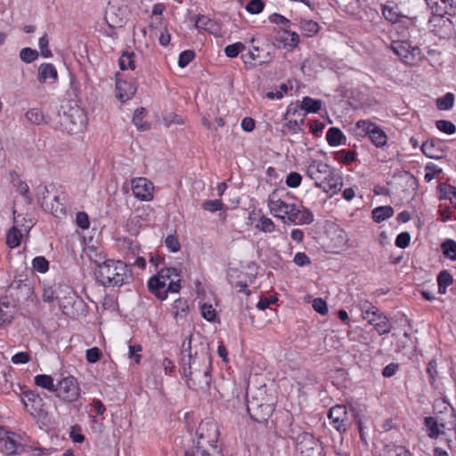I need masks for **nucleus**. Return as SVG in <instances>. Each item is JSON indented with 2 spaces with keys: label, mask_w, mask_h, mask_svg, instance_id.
I'll return each instance as SVG.
<instances>
[{
  "label": "nucleus",
  "mask_w": 456,
  "mask_h": 456,
  "mask_svg": "<svg viewBox=\"0 0 456 456\" xmlns=\"http://www.w3.org/2000/svg\"><path fill=\"white\" fill-rule=\"evenodd\" d=\"M182 367L183 375L187 378L186 382L190 388L196 391H206L211 383V358L203 350L200 354L191 353V337L188 342L183 341L182 345Z\"/></svg>",
  "instance_id": "obj_1"
},
{
  "label": "nucleus",
  "mask_w": 456,
  "mask_h": 456,
  "mask_svg": "<svg viewBox=\"0 0 456 456\" xmlns=\"http://www.w3.org/2000/svg\"><path fill=\"white\" fill-rule=\"evenodd\" d=\"M220 431L217 423L211 419L202 420L197 430V443L184 456H223L218 446Z\"/></svg>",
  "instance_id": "obj_2"
},
{
  "label": "nucleus",
  "mask_w": 456,
  "mask_h": 456,
  "mask_svg": "<svg viewBox=\"0 0 456 456\" xmlns=\"http://www.w3.org/2000/svg\"><path fill=\"white\" fill-rule=\"evenodd\" d=\"M306 175L314 181L316 187L331 196L341 191L343 178L330 166L321 161L313 160L305 169Z\"/></svg>",
  "instance_id": "obj_3"
},
{
  "label": "nucleus",
  "mask_w": 456,
  "mask_h": 456,
  "mask_svg": "<svg viewBox=\"0 0 456 456\" xmlns=\"http://www.w3.org/2000/svg\"><path fill=\"white\" fill-rule=\"evenodd\" d=\"M270 212L277 218L287 220L294 224H310L314 222L312 211L305 208L299 209L295 204H290L279 197L273 191L268 200Z\"/></svg>",
  "instance_id": "obj_4"
},
{
  "label": "nucleus",
  "mask_w": 456,
  "mask_h": 456,
  "mask_svg": "<svg viewBox=\"0 0 456 456\" xmlns=\"http://www.w3.org/2000/svg\"><path fill=\"white\" fill-rule=\"evenodd\" d=\"M94 274L97 281L104 286L120 287L131 278V270L121 260L108 259L97 263Z\"/></svg>",
  "instance_id": "obj_5"
},
{
  "label": "nucleus",
  "mask_w": 456,
  "mask_h": 456,
  "mask_svg": "<svg viewBox=\"0 0 456 456\" xmlns=\"http://www.w3.org/2000/svg\"><path fill=\"white\" fill-rule=\"evenodd\" d=\"M16 211H13V215ZM31 221L27 222L21 215L14 216L13 225L8 230L6 234V245L10 248H15L20 245L24 233H28L32 228Z\"/></svg>",
  "instance_id": "obj_6"
},
{
  "label": "nucleus",
  "mask_w": 456,
  "mask_h": 456,
  "mask_svg": "<svg viewBox=\"0 0 456 456\" xmlns=\"http://www.w3.org/2000/svg\"><path fill=\"white\" fill-rule=\"evenodd\" d=\"M428 4L432 9V12L436 14L431 22H437L443 27L451 25L449 19H444V14L452 15L456 11V0H428Z\"/></svg>",
  "instance_id": "obj_7"
},
{
  "label": "nucleus",
  "mask_w": 456,
  "mask_h": 456,
  "mask_svg": "<svg viewBox=\"0 0 456 456\" xmlns=\"http://www.w3.org/2000/svg\"><path fill=\"white\" fill-rule=\"evenodd\" d=\"M390 48L407 64H412L421 60V50L418 46L411 45L408 41H393Z\"/></svg>",
  "instance_id": "obj_8"
},
{
  "label": "nucleus",
  "mask_w": 456,
  "mask_h": 456,
  "mask_svg": "<svg viewBox=\"0 0 456 456\" xmlns=\"http://www.w3.org/2000/svg\"><path fill=\"white\" fill-rule=\"evenodd\" d=\"M357 129L361 130L359 134L368 135L371 142L378 148L387 144V136L386 133L375 123L370 120H359L356 122Z\"/></svg>",
  "instance_id": "obj_9"
},
{
  "label": "nucleus",
  "mask_w": 456,
  "mask_h": 456,
  "mask_svg": "<svg viewBox=\"0 0 456 456\" xmlns=\"http://www.w3.org/2000/svg\"><path fill=\"white\" fill-rule=\"evenodd\" d=\"M296 450L300 456H321L322 454L321 444L307 432H303L297 436Z\"/></svg>",
  "instance_id": "obj_10"
},
{
  "label": "nucleus",
  "mask_w": 456,
  "mask_h": 456,
  "mask_svg": "<svg viewBox=\"0 0 456 456\" xmlns=\"http://www.w3.org/2000/svg\"><path fill=\"white\" fill-rule=\"evenodd\" d=\"M148 289L158 299L163 301L167 297L168 292H179L181 289L180 278L176 281H171L168 284L164 283L155 275L151 277L148 281Z\"/></svg>",
  "instance_id": "obj_11"
},
{
  "label": "nucleus",
  "mask_w": 456,
  "mask_h": 456,
  "mask_svg": "<svg viewBox=\"0 0 456 456\" xmlns=\"http://www.w3.org/2000/svg\"><path fill=\"white\" fill-rule=\"evenodd\" d=\"M55 393L63 401L75 402L80 395L77 379L71 376L63 378L57 383Z\"/></svg>",
  "instance_id": "obj_12"
},
{
  "label": "nucleus",
  "mask_w": 456,
  "mask_h": 456,
  "mask_svg": "<svg viewBox=\"0 0 456 456\" xmlns=\"http://www.w3.org/2000/svg\"><path fill=\"white\" fill-rule=\"evenodd\" d=\"M85 120L83 110L75 107L64 112L62 124L69 133H77L84 127Z\"/></svg>",
  "instance_id": "obj_13"
},
{
  "label": "nucleus",
  "mask_w": 456,
  "mask_h": 456,
  "mask_svg": "<svg viewBox=\"0 0 456 456\" xmlns=\"http://www.w3.org/2000/svg\"><path fill=\"white\" fill-rule=\"evenodd\" d=\"M247 410L252 419L262 423L272 415L273 407L271 403H260L257 399L253 398L248 401Z\"/></svg>",
  "instance_id": "obj_14"
},
{
  "label": "nucleus",
  "mask_w": 456,
  "mask_h": 456,
  "mask_svg": "<svg viewBox=\"0 0 456 456\" xmlns=\"http://www.w3.org/2000/svg\"><path fill=\"white\" fill-rule=\"evenodd\" d=\"M132 191L135 198L142 201H149L153 199V183L145 177L132 179Z\"/></svg>",
  "instance_id": "obj_15"
},
{
  "label": "nucleus",
  "mask_w": 456,
  "mask_h": 456,
  "mask_svg": "<svg viewBox=\"0 0 456 456\" xmlns=\"http://www.w3.org/2000/svg\"><path fill=\"white\" fill-rule=\"evenodd\" d=\"M23 395L24 406L34 418H40L45 414V402L39 395L33 391H26Z\"/></svg>",
  "instance_id": "obj_16"
},
{
  "label": "nucleus",
  "mask_w": 456,
  "mask_h": 456,
  "mask_svg": "<svg viewBox=\"0 0 456 456\" xmlns=\"http://www.w3.org/2000/svg\"><path fill=\"white\" fill-rule=\"evenodd\" d=\"M329 419L334 428L339 433L346 431V422L348 420L347 410L344 405H335L330 408L328 414Z\"/></svg>",
  "instance_id": "obj_17"
},
{
  "label": "nucleus",
  "mask_w": 456,
  "mask_h": 456,
  "mask_svg": "<svg viewBox=\"0 0 456 456\" xmlns=\"http://www.w3.org/2000/svg\"><path fill=\"white\" fill-rule=\"evenodd\" d=\"M368 322L374 327L379 335L387 334L391 330V324L388 318L379 310L367 319Z\"/></svg>",
  "instance_id": "obj_18"
},
{
  "label": "nucleus",
  "mask_w": 456,
  "mask_h": 456,
  "mask_svg": "<svg viewBox=\"0 0 456 456\" xmlns=\"http://www.w3.org/2000/svg\"><path fill=\"white\" fill-rule=\"evenodd\" d=\"M15 314V305L6 297H0V328L11 323Z\"/></svg>",
  "instance_id": "obj_19"
},
{
  "label": "nucleus",
  "mask_w": 456,
  "mask_h": 456,
  "mask_svg": "<svg viewBox=\"0 0 456 456\" xmlns=\"http://www.w3.org/2000/svg\"><path fill=\"white\" fill-rule=\"evenodd\" d=\"M170 312L176 322H185L190 313L188 301L184 298L176 299L172 304Z\"/></svg>",
  "instance_id": "obj_20"
},
{
  "label": "nucleus",
  "mask_w": 456,
  "mask_h": 456,
  "mask_svg": "<svg viewBox=\"0 0 456 456\" xmlns=\"http://www.w3.org/2000/svg\"><path fill=\"white\" fill-rule=\"evenodd\" d=\"M136 86L133 83H128L126 80L117 78L116 81V91L117 97L122 102H125L130 100L136 92Z\"/></svg>",
  "instance_id": "obj_21"
},
{
  "label": "nucleus",
  "mask_w": 456,
  "mask_h": 456,
  "mask_svg": "<svg viewBox=\"0 0 456 456\" xmlns=\"http://www.w3.org/2000/svg\"><path fill=\"white\" fill-rule=\"evenodd\" d=\"M37 79L42 84L46 83L48 80L51 83H55L58 79L56 68L52 63H42L38 67Z\"/></svg>",
  "instance_id": "obj_22"
},
{
  "label": "nucleus",
  "mask_w": 456,
  "mask_h": 456,
  "mask_svg": "<svg viewBox=\"0 0 456 456\" xmlns=\"http://www.w3.org/2000/svg\"><path fill=\"white\" fill-rule=\"evenodd\" d=\"M8 289L12 293V291H16L15 296L20 299V297H28L33 293V288L28 282H25L21 280H14L11 282L8 287Z\"/></svg>",
  "instance_id": "obj_23"
},
{
  "label": "nucleus",
  "mask_w": 456,
  "mask_h": 456,
  "mask_svg": "<svg viewBox=\"0 0 456 456\" xmlns=\"http://www.w3.org/2000/svg\"><path fill=\"white\" fill-rule=\"evenodd\" d=\"M435 140H428L422 143L421 151L429 159H438L443 157V151L437 146Z\"/></svg>",
  "instance_id": "obj_24"
},
{
  "label": "nucleus",
  "mask_w": 456,
  "mask_h": 456,
  "mask_svg": "<svg viewBox=\"0 0 456 456\" xmlns=\"http://www.w3.org/2000/svg\"><path fill=\"white\" fill-rule=\"evenodd\" d=\"M14 436V434H12V436L7 435L4 439L0 441L1 452L8 455L18 452L20 444L17 443Z\"/></svg>",
  "instance_id": "obj_25"
},
{
  "label": "nucleus",
  "mask_w": 456,
  "mask_h": 456,
  "mask_svg": "<svg viewBox=\"0 0 456 456\" xmlns=\"http://www.w3.org/2000/svg\"><path fill=\"white\" fill-rule=\"evenodd\" d=\"M326 140L330 146H338L346 142V136L338 127H330L327 131Z\"/></svg>",
  "instance_id": "obj_26"
},
{
  "label": "nucleus",
  "mask_w": 456,
  "mask_h": 456,
  "mask_svg": "<svg viewBox=\"0 0 456 456\" xmlns=\"http://www.w3.org/2000/svg\"><path fill=\"white\" fill-rule=\"evenodd\" d=\"M441 199L449 200L456 208V187L447 183H441L437 187Z\"/></svg>",
  "instance_id": "obj_27"
},
{
  "label": "nucleus",
  "mask_w": 456,
  "mask_h": 456,
  "mask_svg": "<svg viewBox=\"0 0 456 456\" xmlns=\"http://www.w3.org/2000/svg\"><path fill=\"white\" fill-rule=\"evenodd\" d=\"M155 276L160 281H163L166 284H168L171 281H176L177 278H180L177 269L173 267L161 268Z\"/></svg>",
  "instance_id": "obj_28"
},
{
  "label": "nucleus",
  "mask_w": 456,
  "mask_h": 456,
  "mask_svg": "<svg viewBox=\"0 0 456 456\" xmlns=\"http://www.w3.org/2000/svg\"><path fill=\"white\" fill-rule=\"evenodd\" d=\"M146 116V110L144 108L136 109L134 117L133 123L140 131H147L151 128V125L143 121V118Z\"/></svg>",
  "instance_id": "obj_29"
},
{
  "label": "nucleus",
  "mask_w": 456,
  "mask_h": 456,
  "mask_svg": "<svg viewBox=\"0 0 456 456\" xmlns=\"http://www.w3.org/2000/svg\"><path fill=\"white\" fill-rule=\"evenodd\" d=\"M394 215V209L390 206L378 207L372 210V218L375 222L380 223Z\"/></svg>",
  "instance_id": "obj_30"
},
{
  "label": "nucleus",
  "mask_w": 456,
  "mask_h": 456,
  "mask_svg": "<svg viewBox=\"0 0 456 456\" xmlns=\"http://www.w3.org/2000/svg\"><path fill=\"white\" fill-rule=\"evenodd\" d=\"M452 282L453 278L448 271L444 270L440 272L437 276L438 292L442 295L445 294L447 288L452 284Z\"/></svg>",
  "instance_id": "obj_31"
},
{
  "label": "nucleus",
  "mask_w": 456,
  "mask_h": 456,
  "mask_svg": "<svg viewBox=\"0 0 456 456\" xmlns=\"http://www.w3.org/2000/svg\"><path fill=\"white\" fill-rule=\"evenodd\" d=\"M134 58H135V54L134 52H128V51L124 52L118 60V64H119L120 69L134 70L135 69Z\"/></svg>",
  "instance_id": "obj_32"
},
{
  "label": "nucleus",
  "mask_w": 456,
  "mask_h": 456,
  "mask_svg": "<svg viewBox=\"0 0 456 456\" xmlns=\"http://www.w3.org/2000/svg\"><path fill=\"white\" fill-rule=\"evenodd\" d=\"M322 105V102L321 100H315L309 96H305L302 100L301 109L305 110L307 113H316L321 110Z\"/></svg>",
  "instance_id": "obj_33"
},
{
  "label": "nucleus",
  "mask_w": 456,
  "mask_h": 456,
  "mask_svg": "<svg viewBox=\"0 0 456 456\" xmlns=\"http://www.w3.org/2000/svg\"><path fill=\"white\" fill-rule=\"evenodd\" d=\"M425 425L428 428V436L431 438H437L441 434L439 427L444 428V423H438V421L433 417L425 418Z\"/></svg>",
  "instance_id": "obj_34"
},
{
  "label": "nucleus",
  "mask_w": 456,
  "mask_h": 456,
  "mask_svg": "<svg viewBox=\"0 0 456 456\" xmlns=\"http://www.w3.org/2000/svg\"><path fill=\"white\" fill-rule=\"evenodd\" d=\"M28 121L33 125H41L46 123L45 117L39 108L28 110L25 115Z\"/></svg>",
  "instance_id": "obj_35"
},
{
  "label": "nucleus",
  "mask_w": 456,
  "mask_h": 456,
  "mask_svg": "<svg viewBox=\"0 0 456 456\" xmlns=\"http://www.w3.org/2000/svg\"><path fill=\"white\" fill-rule=\"evenodd\" d=\"M34 379L35 384L37 387H40L51 392H55L56 386L54 385L53 379L51 376L45 374H39L37 375L34 378Z\"/></svg>",
  "instance_id": "obj_36"
},
{
  "label": "nucleus",
  "mask_w": 456,
  "mask_h": 456,
  "mask_svg": "<svg viewBox=\"0 0 456 456\" xmlns=\"http://www.w3.org/2000/svg\"><path fill=\"white\" fill-rule=\"evenodd\" d=\"M281 37V41L284 43V46L294 48L299 43V36L296 32L289 31L286 28L283 29Z\"/></svg>",
  "instance_id": "obj_37"
},
{
  "label": "nucleus",
  "mask_w": 456,
  "mask_h": 456,
  "mask_svg": "<svg viewBox=\"0 0 456 456\" xmlns=\"http://www.w3.org/2000/svg\"><path fill=\"white\" fill-rule=\"evenodd\" d=\"M453 104L454 94L452 93H447L436 100V107L441 110H450L453 107Z\"/></svg>",
  "instance_id": "obj_38"
},
{
  "label": "nucleus",
  "mask_w": 456,
  "mask_h": 456,
  "mask_svg": "<svg viewBox=\"0 0 456 456\" xmlns=\"http://www.w3.org/2000/svg\"><path fill=\"white\" fill-rule=\"evenodd\" d=\"M195 27L199 29H204L212 32L216 27L215 22L205 15H199L195 20Z\"/></svg>",
  "instance_id": "obj_39"
},
{
  "label": "nucleus",
  "mask_w": 456,
  "mask_h": 456,
  "mask_svg": "<svg viewBox=\"0 0 456 456\" xmlns=\"http://www.w3.org/2000/svg\"><path fill=\"white\" fill-rule=\"evenodd\" d=\"M444 255L452 261H456V242L453 240H446L442 243Z\"/></svg>",
  "instance_id": "obj_40"
},
{
  "label": "nucleus",
  "mask_w": 456,
  "mask_h": 456,
  "mask_svg": "<svg viewBox=\"0 0 456 456\" xmlns=\"http://www.w3.org/2000/svg\"><path fill=\"white\" fill-rule=\"evenodd\" d=\"M201 207L204 210L209 211V212H216L218 210H224L226 209L227 207L223 203L221 200H205Z\"/></svg>",
  "instance_id": "obj_41"
},
{
  "label": "nucleus",
  "mask_w": 456,
  "mask_h": 456,
  "mask_svg": "<svg viewBox=\"0 0 456 456\" xmlns=\"http://www.w3.org/2000/svg\"><path fill=\"white\" fill-rule=\"evenodd\" d=\"M256 227L264 232H272L275 230V224L273 220L265 216H260Z\"/></svg>",
  "instance_id": "obj_42"
},
{
  "label": "nucleus",
  "mask_w": 456,
  "mask_h": 456,
  "mask_svg": "<svg viewBox=\"0 0 456 456\" xmlns=\"http://www.w3.org/2000/svg\"><path fill=\"white\" fill-rule=\"evenodd\" d=\"M300 27L307 37L315 35L320 28L319 24L312 20L301 21Z\"/></svg>",
  "instance_id": "obj_43"
},
{
  "label": "nucleus",
  "mask_w": 456,
  "mask_h": 456,
  "mask_svg": "<svg viewBox=\"0 0 456 456\" xmlns=\"http://www.w3.org/2000/svg\"><path fill=\"white\" fill-rule=\"evenodd\" d=\"M38 52L30 47L22 48L20 52V58L26 63H31L38 58Z\"/></svg>",
  "instance_id": "obj_44"
},
{
  "label": "nucleus",
  "mask_w": 456,
  "mask_h": 456,
  "mask_svg": "<svg viewBox=\"0 0 456 456\" xmlns=\"http://www.w3.org/2000/svg\"><path fill=\"white\" fill-rule=\"evenodd\" d=\"M32 267L35 271L45 273L49 269V262L46 260L45 256H36L32 260Z\"/></svg>",
  "instance_id": "obj_45"
},
{
  "label": "nucleus",
  "mask_w": 456,
  "mask_h": 456,
  "mask_svg": "<svg viewBox=\"0 0 456 456\" xmlns=\"http://www.w3.org/2000/svg\"><path fill=\"white\" fill-rule=\"evenodd\" d=\"M382 14L387 20L393 23H395L400 20V15L396 11V7L384 5L382 8Z\"/></svg>",
  "instance_id": "obj_46"
},
{
  "label": "nucleus",
  "mask_w": 456,
  "mask_h": 456,
  "mask_svg": "<svg viewBox=\"0 0 456 456\" xmlns=\"http://www.w3.org/2000/svg\"><path fill=\"white\" fill-rule=\"evenodd\" d=\"M359 308L362 312V315L363 319L367 320L370 316H371L374 312L379 311V308L374 306L368 300H362L359 303Z\"/></svg>",
  "instance_id": "obj_47"
},
{
  "label": "nucleus",
  "mask_w": 456,
  "mask_h": 456,
  "mask_svg": "<svg viewBox=\"0 0 456 456\" xmlns=\"http://www.w3.org/2000/svg\"><path fill=\"white\" fill-rule=\"evenodd\" d=\"M437 129L446 134H453L456 132L455 125L449 120H437L436 122Z\"/></svg>",
  "instance_id": "obj_48"
},
{
  "label": "nucleus",
  "mask_w": 456,
  "mask_h": 456,
  "mask_svg": "<svg viewBox=\"0 0 456 456\" xmlns=\"http://www.w3.org/2000/svg\"><path fill=\"white\" fill-rule=\"evenodd\" d=\"M245 45L241 42L229 45L224 48V53L227 57L235 58L240 53L244 51Z\"/></svg>",
  "instance_id": "obj_49"
},
{
  "label": "nucleus",
  "mask_w": 456,
  "mask_h": 456,
  "mask_svg": "<svg viewBox=\"0 0 456 456\" xmlns=\"http://www.w3.org/2000/svg\"><path fill=\"white\" fill-rule=\"evenodd\" d=\"M264 7V0H248L245 6L246 10L251 14L260 13Z\"/></svg>",
  "instance_id": "obj_50"
},
{
  "label": "nucleus",
  "mask_w": 456,
  "mask_h": 456,
  "mask_svg": "<svg viewBox=\"0 0 456 456\" xmlns=\"http://www.w3.org/2000/svg\"><path fill=\"white\" fill-rule=\"evenodd\" d=\"M49 38L48 35L44 34L38 40V46L40 49L41 55L45 58H50L53 56L51 50L48 47Z\"/></svg>",
  "instance_id": "obj_51"
},
{
  "label": "nucleus",
  "mask_w": 456,
  "mask_h": 456,
  "mask_svg": "<svg viewBox=\"0 0 456 456\" xmlns=\"http://www.w3.org/2000/svg\"><path fill=\"white\" fill-rule=\"evenodd\" d=\"M14 186L16 187V191L24 197L27 203H30L32 200L29 194L28 185L21 180H17V182L14 183Z\"/></svg>",
  "instance_id": "obj_52"
},
{
  "label": "nucleus",
  "mask_w": 456,
  "mask_h": 456,
  "mask_svg": "<svg viewBox=\"0 0 456 456\" xmlns=\"http://www.w3.org/2000/svg\"><path fill=\"white\" fill-rule=\"evenodd\" d=\"M201 315L204 319L208 322H214L216 318V312L212 305L210 304H203L200 306Z\"/></svg>",
  "instance_id": "obj_53"
},
{
  "label": "nucleus",
  "mask_w": 456,
  "mask_h": 456,
  "mask_svg": "<svg viewBox=\"0 0 456 456\" xmlns=\"http://www.w3.org/2000/svg\"><path fill=\"white\" fill-rule=\"evenodd\" d=\"M102 351L96 346L89 348L86 352V361L90 363H95L99 362L102 358Z\"/></svg>",
  "instance_id": "obj_54"
},
{
  "label": "nucleus",
  "mask_w": 456,
  "mask_h": 456,
  "mask_svg": "<svg viewBox=\"0 0 456 456\" xmlns=\"http://www.w3.org/2000/svg\"><path fill=\"white\" fill-rule=\"evenodd\" d=\"M195 57V53L191 50H186L180 53L178 58V65L181 68L186 67Z\"/></svg>",
  "instance_id": "obj_55"
},
{
  "label": "nucleus",
  "mask_w": 456,
  "mask_h": 456,
  "mask_svg": "<svg viewBox=\"0 0 456 456\" xmlns=\"http://www.w3.org/2000/svg\"><path fill=\"white\" fill-rule=\"evenodd\" d=\"M355 152L350 150H342L338 152L337 159L346 164H349L355 159Z\"/></svg>",
  "instance_id": "obj_56"
},
{
  "label": "nucleus",
  "mask_w": 456,
  "mask_h": 456,
  "mask_svg": "<svg viewBox=\"0 0 456 456\" xmlns=\"http://www.w3.org/2000/svg\"><path fill=\"white\" fill-rule=\"evenodd\" d=\"M302 176L297 172H291L286 178V184L290 188H297L300 185Z\"/></svg>",
  "instance_id": "obj_57"
},
{
  "label": "nucleus",
  "mask_w": 456,
  "mask_h": 456,
  "mask_svg": "<svg viewBox=\"0 0 456 456\" xmlns=\"http://www.w3.org/2000/svg\"><path fill=\"white\" fill-rule=\"evenodd\" d=\"M313 308L315 312L325 315L328 314V305L325 300L321 297H317L313 301Z\"/></svg>",
  "instance_id": "obj_58"
},
{
  "label": "nucleus",
  "mask_w": 456,
  "mask_h": 456,
  "mask_svg": "<svg viewBox=\"0 0 456 456\" xmlns=\"http://www.w3.org/2000/svg\"><path fill=\"white\" fill-rule=\"evenodd\" d=\"M55 289L51 286L44 285L43 288V301L46 303H52L55 299L58 298V297L55 295Z\"/></svg>",
  "instance_id": "obj_59"
},
{
  "label": "nucleus",
  "mask_w": 456,
  "mask_h": 456,
  "mask_svg": "<svg viewBox=\"0 0 456 456\" xmlns=\"http://www.w3.org/2000/svg\"><path fill=\"white\" fill-rule=\"evenodd\" d=\"M411 235L408 232H403L397 235L395 239V245L400 248H405L409 246Z\"/></svg>",
  "instance_id": "obj_60"
},
{
  "label": "nucleus",
  "mask_w": 456,
  "mask_h": 456,
  "mask_svg": "<svg viewBox=\"0 0 456 456\" xmlns=\"http://www.w3.org/2000/svg\"><path fill=\"white\" fill-rule=\"evenodd\" d=\"M30 360L31 356L28 352H19L12 357V362L14 364H25Z\"/></svg>",
  "instance_id": "obj_61"
},
{
  "label": "nucleus",
  "mask_w": 456,
  "mask_h": 456,
  "mask_svg": "<svg viewBox=\"0 0 456 456\" xmlns=\"http://www.w3.org/2000/svg\"><path fill=\"white\" fill-rule=\"evenodd\" d=\"M270 22L277 25H281L285 28L289 27L290 24V20H288L286 17L280 13H273L269 17Z\"/></svg>",
  "instance_id": "obj_62"
},
{
  "label": "nucleus",
  "mask_w": 456,
  "mask_h": 456,
  "mask_svg": "<svg viewBox=\"0 0 456 456\" xmlns=\"http://www.w3.org/2000/svg\"><path fill=\"white\" fill-rule=\"evenodd\" d=\"M386 456H411V453L403 446H393L387 451Z\"/></svg>",
  "instance_id": "obj_63"
},
{
  "label": "nucleus",
  "mask_w": 456,
  "mask_h": 456,
  "mask_svg": "<svg viewBox=\"0 0 456 456\" xmlns=\"http://www.w3.org/2000/svg\"><path fill=\"white\" fill-rule=\"evenodd\" d=\"M166 246L172 252H177L180 249V243L177 238L174 235H168L165 240Z\"/></svg>",
  "instance_id": "obj_64"
}]
</instances>
